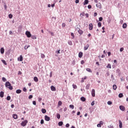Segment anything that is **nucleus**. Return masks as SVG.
I'll list each match as a JSON object with an SVG mask.
<instances>
[{
	"instance_id": "f257e3e1",
	"label": "nucleus",
	"mask_w": 128,
	"mask_h": 128,
	"mask_svg": "<svg viewBox=\"0 0 128 128\" xmlns=\"http://www.w3.org/2000/svg\"><path fill=\"white\" fill-rule=\"evenodd\" d=\"M6 88H9V90H12V84H10V82H7L6 83Z\"/></svg>"
},
{
	"instance_id": "f03ea898",
	"label": "nucleus",
	"mask_w": 128,
	"mask_h": 128,
	"mask_svg": "<svg viewBox=\"0 0 128 128\" xmlns=\"http://www.w3.org/2000/svg\"><path fill=\"white\" fill-rule=\"evenodd\" d=\"M26 124H28V120H25L24 122H22L21 123L22 126H26Z\"/></svg>"
},
{
	"instance_id": "7ed1b4c3",
	"label": "nucleus",
	"mask_w": 128,
	"mask_h": 128,
	"mask_svg": "<svg viewBox=\"0 0 128 128\" xmlns=\"http://www.w3.org/2000/svg\"><path fill=\"white\" fill-rule=\"evenodd\" d=\"M26 34L27 36V38H31L32 37V34H30V32L28 31H26Z\"/></svg>"
},
{
	"instance_id": "20e7f679",
	"label": "nucleus",
	"mask_w": 128,
	"mask_h": 128,
	"mask_svg": "<svg viewBox=\"0 0 128 128\" xmlns=\"http://www.w3.org/2000/svg\"><path fill=\"white\" fill-rule=\"evenodd\" d=\"M44 120H46V122H50V118L47 115H46L44 116Z\"/></svg>"
},
{
	"instance_id": "39448f33",
	"label": "nucleus",
	"mask_w": 128,
	"mask_h": 128,
	"mask_svg": "<svg viewBox=\"0 0 128 128\" xmlns=\"http://www.w3.org/2000/svg\"><path fill=\"white\" fill-rule=\"evenodd\" d=\"M92 96L93 98H94L96 96V90L94 89H92Z\"/></svg>"
},
{
	"instance_id": "423d86ee",
	"label": "nucleus",
	"mask_w": 128,
	"mask_h": 128,
	"mask_svg": "<svg viewBox=\"0 0 128 128\" xmlns=\"http://www.w3.org/2000/svg\"><path fill=\"white\" fill-rule=\"evenodd\" d=\"M120 110H122V112H124V110H126V108H124V106H120Z\"/></svg>"
},
{
	"instance_id": "0eeeda50",
	"label": "nucleus",
	"mask_w": 128,
	"mask_h": 128,
	"mask_svg": "<svg viewBox=\"0 0 128 128\" xmlns=\"http://www.w3.org/2000/svg\"><path fill=\"white\" fill-rule=\"evenodd\" d=\"M18 60H20V62H22L24 60V58H22V56H20V58H18Z\"/></svg>"
},
{
	"instance_id": "6e6552de",
	"label": "nucleus",
	"mask_w": 128,
	"mask_h": 128,
	"mask_svg": "<svg viewBox=\"0 0 128 128\" xmlns=\"http://www.w3.org/2000/svg\"><path fill=\"white\" fill-rule=\"evenodd\" d=\"M78 29V28H77ZM78 32L79 34H84V31H82V30L79 28V30H78Z\"/></svg>"
},
{
	"instance_id": "1a4fd4ad",
	"label": "nucleus",
	"mask_w": 128,
	"mask_h": 128,
	"mask_svg": "<svg viewBox=\"0 0 128 128\" xmlns=\"http://www.w3.org/2000/svg\"><path fill=\"white\" fill-rule=\"evenodd\" d=\"M93 28V25L92 24H89V30H92Z\"/></svg>"
},
{
	"instance_id": "9d476101",
	"label": "nucleus",
	"mask_w": 128,
	"mask_h": 128,
	"mask_svg": "<svg viewBox=\"0 0 128 128\" xmlns=\"http://www.w3.org/2000/svg\"><path fill=\"white\" fill-rule=\"evenodd\" d=\"M89 46H90V45L88 44L85 45V46H84V50H86L88 48Z\"/></svg>"
},
{
	"instance_id": "9b49d317",
	"label": "nucleus",
	"mask_w": 128,
	"mask_h": 128,
	"mask_svg": "<svg viewBox=\"0 0 128 128\" xmlns=\"http://www.w3.org/2000/svg\"><path fill=\"white\" fill-rule=\"evenodd\" d=\"M50 88L51 90H52V92H56V88L54 86H52Z\"/></svg>"
},
{
	"instance_id": "f8f14e48",
	"label": "nucleus",
	"mask_w": 128,
	"mask_h": 128,
	"mask_svg": "<svg viewBox=\"0 0 128 128\" xmlns=\"http://www.w3.org/2000/svg\"><path fill=\"white\" fill-rule=\"evenodd\" d=\"M119 128H122V122L120 120H119Z\"/></svg>"
},
{
	"instance_id": "ddd939ff",
	"label": "nucleus",
	"mask_w": 128,
	"mask_h": 128,
	"mask_svg": "<svg viewBox=\"0 0 128 128\" xmlns=\"http://www.w3.org/2000/svg\"><path fill=\"white\" fill-rule=\"evenodd\" d=\"M82 56H84V54L82 53V52H80L78 54V57L82 58Z\"/></svg>"
},
{
	"instance_id": "4468645a",
	"label": "nucleus",
	"mask_w": 128,
	"mask_h": 128,
	"mask_svg": "<svg viewBox=\"0 0 128 128\" xmlns=\"http://www.w3.org/2000/svg\"><path fill=\"white\" fill-rule=\"evenodd\" d=\"M34 80L36 82H38V77L35 76L34 78Z\"/></svg>"
},
{
	"instance_id": "2eb2a0df",
	"label": "nucleus",
	"mask_w": 128,
	"mask_h": 128,
	"mask_svg": "<svg viewBox=\"0 0 128 128\" xmlns=\"http://www.w3.org/2000/svg\"><path fill=\"white\" fill-rule=\"evenodd\" d=\"M0 52L1 54H4V48H0Z\"/></svg>"
},
{
	"instance_id": "dca6fc26",
	"label": "nucleus",
	"mask_w": 128,
	"mask_h": 128,
	"mask_svg": "<svg viewBox=\"0 0 128 128\" xmlns=\"http://www.w3.org/2000/svg\"><path fill=\"white\" fill-rule=\"evenodd\" d=\"M126 26H128V25L126 24V23H124L122 25V28H126Z\"/></svg>"
},
{
	"instance_id": "f3484780",
	"label": "nucleus",
	"mask_w": 128,
	"mask_h": 128,
	"mask_svg": "<svg viewBox=\"0 0 128 128\" xmlns=\"http://www.w3.org/2000/svg\"><path fill=\"white\" fill-rule=\"evenodd\" d=\"M12 116L15 120H16L18 118V115L16 114H14L12 115Z\"/></svg>"
},
{
	"instance_id": "a211bd4d",
	"label": "nucleus",
	"mask_w": 128,
	"mask_h": 128,
	"mask_svg": "<svg viewBox=\"0 0 128 128\" xmlns=\"http://www.w3.org/2000/svg\"><path fill=\"white\" fill-rule=\"evenodd\" d=\"M4 92H0V98H4Z\"/></svg>"
},
{
	"instance_id": "6ab92c4d",
	"label": "nucleus",
	"mask_w": 128,
	"mask_h": 128,
	"mask_svg": "<svg viewBox=\"0 0 128 128\" xmlns=\"http://www.w3.org/2000/svg\"><path fill=\"white\" fill-rule=\"evenodd\" d=\"M88 4V0H85L84 2V6H86V4Z\"/></svg>"
},
{
	"instance_id": "aec40b11",
	"label": "nucleus",
	"mask_w": 128,
	"mask_h": 128,
	"mask_svg": "<svg viewBox=\"0 0 128 128\" xmlns=\"http://www.w3.org/2000/svg\"><path fill=\"white\" fill-rule=\"evenodd\" d=\"M58 124L60 126H62V124H64V122H60L58 123Z\"/></svg>"
},
{
	"instance_id": "412c9836",
	"label": "nucleus",
	"mask_w": 128,
	"mask_h": 128,
	"mask_svg": "<svg viewBox=\"0 0 128 128\" xmlns=\"http://www.w3.org/2000/svg\"><path fill=\"white\" fill-rule=\"evenodd\" d=\"M42 114H46V110L44 108H42Z\"/></svg>"
},
{
	"instance_id": "4be33fe9",
	"label": "nucleus",
	"mask_w": 128,
	"mask_h": 128,
	"mask_svg": "<svg viewBox=\"0 0 128 128\" xmlns=\"http://www.w3.org/2000/svg\"><path fill=\"white\" fill-rule=\"evenodd\" d=\"M72 87H73V88H74V90H76V88H78V86H76V85L74 84H72Z\"/></svg>"
},
{
	"instance_id": "5701e85b",
	"label": "nucleus",
	"mask_w": 128,
	"mask_h": 128,
	"mask_svg": "<svg viewBox=\"0 0 128 128\" xmlns=\"http://www.w3.org/2000/svg\"><path fill=\"white\" fill-rule=\"evenodd\" d=\"M21 92H22V90H16V94H20Z\"/></svg>"
},
{
	"instance_id": "b1692460",
	"label": "nucleus",
	"mask_w": 128,
	"mask_h": 128,
	"mask_svg": "<svg viewBox=\"0 0 128 128\" xmlns=\"http://www.w3.org/2000/svg\"><path fill=\"white\" fill-rule=\"evenodd\" d=\"M90 86V84H87L86 87V90H89Z\"/></svg>"
},
{
	"instance_id": "393cba45",
	"label": "nucleus",
	"mask_w": 128,
	"mask_h": 128,
	"mask_svg": "<svg viewBox=\"0 0 128 128\" xmlns=\"http://www.w3.org/2000/svg\"><path fill=\"white\" fill-rule=\"evenodd\" d=\"M96 6L97 8H101L100 3H99V4H96Z\"/></svg>"
},
{
	"instance_id": "a878e982",
	"label": "nucleus",
	"mask_w": 128,
	"mask_h": 128,
	"mask_svg": "<svg viewBox=\"0 0 128 128\" xmlns=\"http://www.w3.org/2000/svg\"><path fill=\"white\" fill-rule=\"evenodd\" d=\"M106 68H112V65H110V64H108Z\"/></svg>"
},
{
	"instance_id": "bb28decb",
	"label": "nucleus",
	"mask_w": 128,
	"mask_h": 128,
	"mask_svg": "<svg viewBox=\"0 0 128 128\" xmlns=\"http://www.w3.org/2000/svg\"><path fill=\"white\" fill-rule=\"evenodd\" d=\"M31 38L32 40H36V36H32Z\"/></svg>"
},
{
	"instance_id": "cd10ccee",
	"label": "nucleus",
	"mask_w": 128,
	"mask_h": 128,
	"mask_svg": "<svg viewBox=\"0 0 128 128\" xmlns=\"http://www.w3.org/2000/svg\"><path fill=\"white\" fill-rule=\"evenodd\" d=\"M56 118L58 120H60V114H57Z\"/></svg>"
},
{
	"instance_id": "c85d7f7f",
	"label": "nucleus",
	"mask_w": 128,
	"mask_h": 128,
	"mask_svg": "<svg viewBox=\"0 0 128 128\" xmlns=\"http://www.w3.org/2000/svg\"><path fill=\"white\" fill-rule=\"evenodd\" d=\"M2 62H3V64H5V66H6V64H6V60H1Z\"/></svg>"
},
{
	"instance_id": "c756f323",
	"label": "nucleus",
	"mask_w": 128,
	"mask_h": 128,
	"mask_svg": "<svg viewBox=\"0 0 128 128\" xmlns=\"http://www.w3.org/2000/svg\"><path fill=\"white\" fill-rule=\"evenodd\" d=\"M80 100L82 102H86V98L84 97H82Z\"/></svg>"
},
{
	"instance_id": "7c9ffc66",
	"label": "nucleus",
	"mask_w": 128,
	"mask_h": 128,
	"mask_svg": "<svg viewBox=\"0 0 128 128\" xmlns=\"http://www.w3.org/2000/svg\"><path fill=\"white\" fill-rule=\"evenodd\" d=\"M40 56H41L42 58H46V56L42 54H40Z\"/></svg>"
},
{
	"instance_id": "2f4dec72",
	"label": "nucleus",
	"mask_w": 128,
	"mask_h": 128,
	"mask_svg": "<svg viewBox=\"0 0 128 128\" xmlns=\"http://www.w3.org/2000/svg\"><path fill=\"white\" fill-rule=\"evenodd\" d=\"M86 70L87 72H92V70H90V68H87L86 69Z\"/></svg>"
},
{
	"instance_id": "473e14b6",
	"label": "nucleus",
	"mask_w": 128,
	"mask_h": 128,
	"mask_svg": "<svg viewBox=\"0 0 128 128\" xmlns=\"http://www.w3.org/2000/svg\"><path fill=\"white\" fill-rule=\"evenodd\" d=\"M116 88H117L116 85V84L113 85V86H112L113 90H116Z\"/></svg>"
},
{
	"instance_id": "72a5a7b5",
	"label": "nucleus",
	"mask_w": 128,
	"mask_h": 128,
	"mask_svg": "<svg viewBox=\"0 0 128 128\" xmlns=\"http://www.w3.org/2000/svg\"><path fill=\"white\" fill-rule=\"evenodd\" d=\"M68 44L70 46H72V42L70 40L68 41Z\"/></svg>"
},
{
	"instance_id": "f704fd0d",
	"label": "nucleus",
	"mask_w": 128,
	"mask_h": 128,
	"mask_svg": "<svg viewBox=\"0 0 128 128\" xmlns=\"http://www.w3.org/2000/svg\"><path fill=\"white\" fill-rule=\"evenodd\" d=\"M70 108H72V110H74V105H72V104H70Z\"/></svg>"
},
{
	"instance_id": "c9c22d12",
	"label": "nucleus",
	"mask_w": 128,
	"mask_h": 128,
	"mask_svg": "<svg viewBox=\"0 0 128 128\" xmlns=\"http://www.w3.org/2000/svg\"><path fill=\"white\" fill-rule=\"evenodd\" d=\"M118 96H119V98H122L124 96V94H122V93H120L118 94Z\"/></svg>"
},
{
	"instance_id": "e433bc0d",
	"label": "nucleus",
	"mask_w": 128,
	"mask_h": 128,
	"mask_svg": "<svg viewBox=\"0 0 128 128\" xmlns=\"http://www.w3.org/2000/svg\"><path fill=\"white\" fill-rule=\"evenodd\" d=\"M98 28H100V26H102V22H98Z\"/></svg>"
},
{
	"instance_id": "4c0bfd02",
	"label": "nucleus",
	"mask_w": 128,
	"mask_h": 128,
	"mask_svg": "<svg viewBox=\"0 0 128 128\" xmlns=\"http://www.w3.org/2000/svg\"><path fill=\"white\" fill-rule=\"evenodd\" d=\"M60 50H56V54H60Z\"/></svg>"
},
{
	"instance_id": "58836bf2",
	"label": "nucleus",
	"mask_w": 128,
	"mask_h": 128,
	"mask_svg": "<svg viewBox=\"0 0 128 128\" xmlns=\"http://www.w3.org/2000/svg\"><path fill=\"white\" fill-rule=\"evenodd\" d=\"M30 45H28V46H24V50H28V48H30Z\"/></svg>"
},
{
	"instance_id": "ea45409f",
	"label": "nucleus",
	"mask_w": 128,
	"mask_h": 128,
	"mask_svg": "<svg viewBox=\"0 0 128 128\" xmlns=\"http://www.w3.org/2000/svg\"><path fill=\"white\" fill-rule=\"evenodd\" d=\"M108 104L110 105V104H112V102L111 101H108Z\"/></svg>"
},
{
	"instance_id": "a19ab883",
	"label": "nucleus",
	"mask_w": 128,
	"mask_h": 128,
	"mask_svg": "<svg viewBox=\"0 0 128 128\" xmlns=\"http://www.w3.org/2000/svg\"><path fill=\"white\" fill-rule=\"evenodd\" d=\"M2 82H6V79L5 78L2 77Z\"/></svg>"
},
{
	"instance_id": "79ce46f5",
	"label": "nucleus",
	"mask_w": 128,
	"mask_h": 128,
	"mask_svg": "<svg viewBox=\"0 0 128 128\" xmlns=\"http://www.w3.org/2000/svg\"><path fill=\"white\" fill-rule=\"evenodd\" d=\"M7 100H10V96H8L6 98Z\"/></svg>"
},
{
	"instance_id": "37998d69",
	"label": "nucleus",
	"mask_w": 128,
	"mask_h": 128,
	"mask_svg": "<svg viewBox=\"0 0 128 128\" xmlns=\"http://www.w3.org/2000/svg\"><path fill=\"white\" fill-rule=\"evenodd\" d=\"M8 18H12V14H10L8 15Z\"/></svg>"
},
{
	"instance_id": "c03bdc74",
	"label": "nucleus",
	"mask_w": 128,
	"mask_h": 128,
	"mask_svg": "<svg viewBox=\"0 0 128 128\" xmlns=\"http://www.w3.org/2000/svg\"><path fill=\"white\" fill-rule=\"evenodd\" d=\"M58 106H60L62 104V101H59L58 102Z\"/></svg>"
},
{
	"instance_id": "a18cd8bd",
	"label": "nucleus",
	"mask_w": 128,
	"mask_h": 128,
	"mask_svg": "<svg viewBox=\"0 0 128 128\" xmlns=\"http://www.w3.org/2000/svg\"><path fill=\"white\" fill-rule=\"evenodd\" d=\"M42 98H40V97H39L38 98V102H42Z\"/></svg>"
},
{
	"instance_id": "49530a36",
	"label": "nucleus",
	"mask_w": 128,
	"mask_h": 128,
	"mask_svg": "<svg viewBox=\"0 0 128 128\" xmlns=\"http://www.w3.org/2000/svg\"><path fill=\"white\" fill-rule=\"evenodd\" d=\"M32 104H33L34 106H36V101H33V102H32Z\"/></svg>"
},
{
	"instance_id": "de8ad7c7",
	"label": "nucleus",
	"mask_w": 128,
	"mask_h": 128,
	"mask_svg": "<svg viewBox=\"0 0 128 128\" xmlns=\"http://www.w3.org/2000/svg\"><path fill=\"white\" fill-rule=\"evenodd\" d=\"M44 122V120H40V124H43Z\"/></svg>"
},
{
	"instance_id": "09e8293b",
	"label": "nucleus",
	"mask_w": 128,
	"mask_h": 128,
	"mask_svg": "<svg viewBox=\"0 0 128 128\" xmlns=\"http://www.w3.org/2000/svg\"><path fill=\"white\" fill-rule=\"evenodd\" d=\"M62 28L66 27V23H62Z\"/></svg>"
},
{
	"instance_id": "8fccbe9b",
	"label": "nucleus",
	"mask_w": 128,
	"mask_h": 128,
	"mask_svg": "<svg viewBox=\"0 0 128 128\" xmlns=\"http://www.w3.org/2000/svg\"><path fill=\"white\" fill-rule=\"evenodd\" d=\"M51 36H54V32H49Z\"/></svg>"
},
{
	"instance_id": "3c124183",
	"label": "nucleus",
	"mask_w": 128,
	"mask_h": 128,
	"mask_svg": "<svg viewBox=\"0 0 128 128\" xmlns=\"http://www.w3.org/2000/svg\"><path fill=\"white\" fill-rule=\"evenodd\" d=\"M102 17L99 18V21L102 22Z\"/></svg>"
},
{
	"instance_id": "603ef678",
	"label": "nucleus",
	"mask_w": 128,
	"mask_h": 128,
	"mask_svg": "<svg viewBox=\"0 0 128 128\" xmlns=\"http://www.w3.org/2000/svg\"><path fill=\"white\" fill-rule=\"evenodd\" d=\"M67 110H68V108H66V107L64 108V112H66Z\"/></svg>"
},
{
	"instance_id": "864d4df0",
	"label": "nucleus",
	"mask_w": 128,
	"mask_h": 128,
	"mask_svg": "<svg viewBox=\"0 0 128 128\" xmlns=\"http://www.w3.org/2000/svg\"><path fill=\"white\" fill-rule=\"evenodd\" d=\"M32 98V95H30V96H29V97H28V98H29L30 100Z\"/></svg>"
},
{
	"instance_id": "5fc2aeb1",
	"label": "nucleus",
	"mask_w": 128,
	"mask_h": 128,
	"mask_svg": "<svg viewBox=\"0 0 128 128\" xmlns=\"http://www.w3.org/2000/svg\"><path fill=\"white\" fill-rule=\"evenodd\" d=\"M23 90H24V92H26V88H23Z\"/></svg>"
},
{
	"instance_id": "6e6d98bb",
	"label": "nucleus",
	"mask_w": 128,
	"mask_h": 128,
	"mask_svg": "<svg viewBox=\"0 0 128 128\" xmlns=\"http://www.w3.org/2000/svg\"><path fill=\"white\" fill-rule=\"evenodd\" d=\"M91 106H94V101L92 102L91 103Z\"/></svg>"
},
{
	"instance_id": "4d7b16f0",
	"label": "nucleus",
	"mask_w": 128,
	"mask_h": 128,
	"mask_svg": "<svg viewBox=\"0 0 128 128\" xmlns=\"http://www.w3.org/2000/svg\"><path fill=\"white\" fill-rule=\"evenodd\" d=\"M66 128H68L70 126V124H66Z\"/></svg>"
},
{
	"instance_id": "13d9d810",
	"label": "nucleus",
	"mask_w": 128,
	"mask_h": 128,
	"mask_svg": "<svg viewBox=\"0 0 128 128\" xmlns=\"http://www.w3.org/2000/svg\"><path fill=\"white\" fill-rule=\"evenodd\" d=\"M108 56H110V54H112V53L110 52H108Z\"/></svg>"
},
{
	"instance_id": "bf43d9fd",
	"label": "nucleus",
	"mask_w": 128,
	"mask_h": 128,
	"mask_svg": "<svg viewBox=\"0 0 128 128\" xmlns=\"http://www.w3.org/2000/svg\"><path fill=\"white\" fill-rule=\"evenodd\" d=\"M99 124L102 125L104 124V122L102 121H100Z\"/></svg>"
},
{
	"instance_id": "052dcab7",
	"label": "nucleus",
	"mask_w": 128,
	"mask_h": 128,
	"mask_svg": "<svg viewBox=\"0 0 128 128\" xmlns=\"http://www.w3.org/2000/svg\"><path fill=\"white\" fill-rule=\"evenodd\" d=\"M124 51V48H120V52H123Z\"/></svg>"
},
{
	"instance_id": "680f3d73",
	"label": "nucleus",
	"mask_w": 128,
	"mask_h": 128,
	"mask_svg": "<svg viewBox=\"0 0 128 128\" xmlns=\"http://www.w3.org/2000/svg\"><path fill=\"white\" fill-rule=\"evenodd\" d=\"M11 108H14V104H12L11 105Z\"/></svg>"
},
{
	"instance_id": "e2e57ef3",
	"label": "nucleus",
	"mask_w": 128,
	"mask_h": 128,
	"mask_svg": "<svg viewBox=\"0 0 128 128\" xmlns=\"http://www.w3.org/2000/svg\"><path fill=\"white\" fill-rule=\"evenodd\" d=\"M97 126L98 128H100L102 126H100V124H98Z\"/></svg>"
},
{
	"instance_id": "0e129e2a",
	"label": "nucleus",
	"mask_w": 128,
	"mask_h": 128,
	"mask_svg": "<svg viewBox=\"0 0 128 128\" xmlns=\"http://www.w3.org/2000/svg\"><path fill=\"white\" fill-rule=\"evenodd\" d=\"M84 64V60H82L81 61V64Z\"/></svg>"
},
{
	"instance_id": "69168bd1",
	"label": "nucleus",
	"mask_w": 128,
	"mask_h": 128,
	"mask_svg": "<svg viewBox=\"0 0 128 128\" xmlns=\"http://www.w3.org/2000/svg\"><path fill=\"white\" fill-rule=\"evenodd\" d=\"M98 16V13L94 12V16Z\"/></svg>"
},
{
	"instance_id": "338daca9",
	"label": "nucleus",
	"mask_w": 128,
	"mask_h": 128,
	"mask_svg": "<svg viewBox=\"0 0 128 128\" xmlns=\"http://www.w3.org/2000/svg\"><path fill=\"white\" fill-rule=\"evenodd\" d=\"M80 112H77V116H80Z\"/></svg>"
},
{
	"instance_id": "774afa93",
	"label": "nucleus",
	"mask_w": 128,
	"mask_h": 128,
	"mask_svg": "<svg viewBox=\"0 0 128 128\" xmlns=\"http://www.w3.org/2000/svg\"><path fill=\"white\" fill-rule=\"evenodd\" d=\"M88 8H92V6L90 5H88Z\"/></svg>"
}]
</instances>
